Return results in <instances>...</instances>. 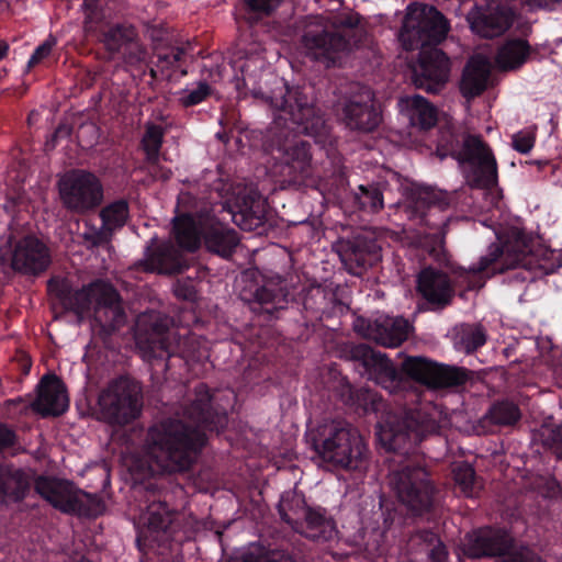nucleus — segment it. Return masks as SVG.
I'll list each match as a JSON object with an SVG mask.
<instances>
[{
	"mask_svg": "<svg viewBox=\"0 0 562 562\" xmlns=\"http://www.w3.org/2000/svg\"><path fill=\"white\" fill-rule=\"evenodd\" d=\"M57 41L54 36L49 35L32 54L27 65L33 67L49 56Z\"/></svg>",
	"mask_w": 562,
	"mask_h": 562,
	"instance_id": "09e8293b",
	"label": "nucleus"
},
{
	"mask_svg": "<svg viewBox=\"0 0 562 562\" xmlns=\"http://www.w3.org/2000/svg\"><path fill=\"white\" fill-rule=\"evenodd\" d=\"M398 104L401 111L408 117L413 126L428 130L437 122L436 108L420 95L415 94L402 98Z\"/></svg>",
	"mask_w": 562,
	"mask_h": 562,
	"instance_id": "c85d7f7f",
	"label": "nucleus"
},
{
	"mask_svg": "<svg viewBox=\"0 0 562 562\" xmlns=\"http://www.w3.org/2000/svg\"><path fill=\"white\" fill-rule=\"evenodd\" d=\"M140 522L146 526L144 530L145 540L160 542L172 522V514L161 502H153L139 517Z\"/></svg>",
	"mask_w": 562,
	"mask_h": 562,
	"instance_id": "cd10ccee",
	"label": "nucleus"
},
{
	"mask_svg": "<svg viewBox=\"0 0 562 562\" xmlns=\"http://www.w3.org/2000/svg\"><path fill=\"white\" fill-rule=\"evenodd\" d=\"M13 442V434L0 424V449Z\"/></svg>",
	"mask_w": 562,
	"mask_h": 562,
	"instance_id": "13d9d810",
	"label": "nucleus"
},
{
	"mask_svg": "<svg viewBox=\"0 0 562 562\" xmlns=\"http://www.w3.org/2000/svg\"><path fill=\"white\" fill-rule=\"evenodd\" d=\"M429 555L432 562H443L446 559V550L441 542L437 541L430 549Z\"/></svg>",
	"mask_w": 562,
	"mask_h": 562,
	"instance_id": "5fc2aeb1",
	"label": "nucleus"
},
{
	"mask_svg": "<svg viewBox=\"0 0 562 562\" xmlns=\"http://www.w3.org/2000/svg\"><path fill=\"white\" fill-rule=\"evenodd\" d=\"M10 258L13 269L32 273L43 271L49 263L48 249L32 236L20 239Z\"/></svg>",
	"mask_w": 562,
	"mask_h": 562,
	"instance_id": "4be33fe9",
	"label": "nucleus"
},
{
	"mask_svg": "<svg viewBox=\"0 0 562 562\" xmlns=\"http://www.w3.org/2000/svg\"><path fill=\"white\" fill-rule=\"evenodd\" d=\"M122 54L125 63L131 66L145 65L148 58L146 49L137 41V35L133 40L127 42V45L125 46Z\"/></svg>",
	"mask_w": 562,
	"mask_h": 562,
	"instance_id": "37998d69",
	"label": "nucleus"
},
{
	"mask_svg": "<svg viewBox=\"0 0 562 562\" xmlns=\"http://www.w3.org/2000/svg\"><path fill=\"white\" fill-rule=\"evenodd\" d=\"M136 36V32L132 26L111 27L103 34L102 42L106 49L111 53H122L127 42Z\"/></svg>",
	"mask_w": 562,
	"mask_h": 562,
	"instance_id": "c9c22d12",
	"label": "nucleus"
},
{
	"mask_svg": "<svg viewBox=\"0 0 562 562\" xmlns=\"http://www.w3.org/2000/svg\"><path fill=\"white\" fill-rule=\"evenodd\" d=\"M100 216L102 223L112 232L122 227L128 218V205L124 200L115 201L102 209Z\"/></svg>",
	"mask_w": 562,
	"mask_h": 562,
	"instance_id": "e433bc0d",
	"label": "nucleus"
},
{
	"mask_svg": "<svg viewBox=\"0 0 562 562\" xmlns=\"http://www.w3.org/2000/svg\"><path fill=\"white\" fill-rule=\"evenodd\" d=\"M172 333L158 315H143L137 321L136 344L147 359L160 357L162 352L171 353Z\"/></svg>",
	"mask_w": 562,
	"mask_h": 562,
	"instance_id": "f3484780",
	"label": "nucleus"
},
{
	"mask_svg": "<svg viewBox=\"0 0 562 562\" xmlns=\"http://www.w3.org/2000/svg\"><path fill=\"white\" fill-rule=\"evenodd\" d=\"M448 32V21L434 7L418 3L407 7L400 40L405 49H419L413 79L417 87L429 92L438 91L439 86L448 80L449 59L435 47Z\"/></svg>",
	"mask_w": 562,
	"mask_h": 562,
	"instance_id": "f257e3e1",
	"label": "nucleus"
},
{
	"mask_svg": "<svg viewBox=\"0 0 562 562\" xmlns=\"http://www.w3.org/2000/svg\"><path fill=\"white\" fill-rule=\"evenodd\" d=\"M359 191L356 199L361 209L376 212L383 207V198L378 189L360 186Z\"/></svg>",
	"mask_w": 562,
	"mask_h": 562,
	"instance_id": "79ce46f5",
	"label": "nucleus"
},
{
	"mask_svg": "<svg viewBox=\"0 0 562 562\" xmlns=\"http://www.w3.org/2000/svg\"><path fill=\"white\" fill-rule=\"evenodd\" d=\"M173 232L178 244L190 251L200 247L201 236L206 248L222 257L231 256L238 244L236 232L211 215L179 216L175 221Z\"/></svg>",
	"mask_w": 562,
	"mask_h": 562,
	"instance_id": "39448f33",
	"label": "nucleus"
},
{
	"mask_svg": "<svg viewBox=\"0 0 562 562\" xmlns=\"http://www.w3.org/2000/svg\"><path fill=\"white\" fill-rule=\"evenodd\" d=\"M535 140V130L528 128L519 131L513 135V147L521 154H527L532 149Z\"/></svg>",
	"mask_w": 562,
	"mask_h": 562,
	"instance_id": "de8ad7c7",
	"label": "nucleus"
},
{
	"mask_svg": "<svg viewBox=\"0 0 562 562\" xmlns=\"http://www.w3.org/2000/svg\"><path fill=\"white\" fill-rule=\"evenodd\" d=\"M262 65L261 60L257 56L247 58L246 61L240 63L239 60L234 61V67L238 68L243 75V80L247 82L252 77V67L257 68Z\"/></svg>",
	"mask_w": 562,
	"mask_h": 562,
	"instance_id": "3c124183",
	"label": "nucleus"
},
{
	"mask_svg": "<svg viewBox=\"0 0 562 562\" xmlns=\"http://www.w3.org/2000/svg\"><path fill=\"white\" fill-rule=\"evenodd\" d=\"M283 507L284 504L281 505L282 518L304 537L316 542H326L335 538L336 530L334 524L326 519L321 513L303 505L301 508L296 509L292 516L282 513Z\"/></svg>",
	"mask_w": 562,
	"mask_h": 562,
	"instance_id": "6ab92c4d",
	"label": "nucleus"
},
{
	"mask_svg": "<svg viewBox=\"0 0 562 562\" xmlns=\"http://www.w3.org/2000/svg\"><path fill=\"white\" fill-rule=\"evenodd\" d=\"M345 120L350 128L369 132L378 126L380 119L373 106V93L361 88L345 105Z\"/></svg>",
	"mask_w": 562,
	"mask_h": 562,
	"instance_id": "5701e85b",
	"label": "nucleus"
},
{
	"mask_svg": "<svg viewBox=\"0 0 562 562\" xmlns=\"http://www.w3.org/2000/svg\"><path fill=\"white\" fill-rule=\"evenodd\" d=\"M530 54V46L524 40H509L497 50L495 64L501 70H515L521 67Z\"/></svg>",
	"mask_w": 562,
	"mask_h": 562,
	"instance_id": "c756f323",
	"label": "nucleus"
},
{
	"mask_svg": "<svg viewBox=\"0 0 562 562\" xmlns=\"http://www.w3.org/2000/svg\"><path fill=\"white\" fill-rule=\"evenodd\" d=\"M359 16L348 13L335 20L331 29L323 18H312L302 36L303 53L326 67L340 66L358 47L363 30Z\"/></svg>",
	"mask_w": 562,
	"mask_h": 562,
	"instance_id": "7ed1b4c3",
	"label": "nucleus"
},
{
	"mask_svg": "<svg viewBox=\"0 0 562 562\" xmlns=\"http://www.w3.org/2000/svg\"><path fill=\"white\" fill-rule=\"evenodd\" d=\"M214 401V397L210 395V392L205 385H199L196 387V397L188 412L189 418L193 419L199 424V428L204 425L205 427H211V422L209 420L210 415V406Z\"/></svg>",
	"mask_w": 562,
	"mask_h": 562,
	"instance_id": "f704fd0d",
	"label": "nucleus"
},
{
	"mask_svg": "<svg viewBox=\"0 0 562 562\" xmlns=\"http://www.w3.org/2000/svg\"><path fill=\"white\" fill-rule=\"evenodd\" d=\"M154 165V169H153V172L156 177L162 179V180H167L169 179L170 175H171V171L170 170H162V169H159L156 164H153Z\"/></svg>",
	"mask_w": 562,
	"mask_h": 562,
	"instance_id": "bf43d9fd",
	"label": "nucleus"
},
{
	"mask_svg": "<svg viewBox=\"0 0 562 562\" xmlns=\"http://www.w3.org/2000/svg\"><path fill=\"white\" fill-rule=\"evenodd\" d=\"M68 407V396L63 382L56 376H45L38 385V396L33 408L40 414L59 415Z\"/></svg>",
	"mask_w": 562,
	"mask_h": 562,
	"instance_id": "393cba45",
	"label": "nucleus"
},
{
	"mask_svg": "<svg viewBox=\"0 0 562 562\" xmlns=\"http://www.w3.org/2000/svg\"><path fill=\"white\" fill-rule=\"evenodd\" d=\"M491 75V63L482 55L473 56L467 64L460 90L465 98H474L481 94L488 85Z\"/></svg>",
	"mask_w": 562,
	"mask_h": 562,
	"instance_id": "bb28decb",
	"label": "nucleus"
},
{
	"mask_svg": "<svg viewBox=\"0 0 562 562\" xmlns=\"http://www.w3.org/2000/svg\"><path fill=\"white\" fill-rule=\"evenodd\" d=\"M282 0H247V5L250 10L261 13H270L274 10Z\"/></svg>",
	"mask_w": 562,
	"mask_h": 562,
	"instance_id": "603ef678",
	"label": "nucleus"
},
{
	"mask_svg": "<svg viewBox=\"0 0 562 562\" xmlns=\"http://www.w3.org/2000/svg\"><path fill=\"white\" fill-rule=\"evenodd\" d=\"M29 483L21 471L0 468V502L12 503L24 497Z\"/></svg>",
	"mask_w": 562,
	"mask_h": 562,
	"instance_id": "7c9ffc66",
	"label": "nucleus"
},
{
	"mask_svg": "<svg viewBox=\"0 0 562 562\" xmlns=\"http://www.w3.org/2000/svg\"><path fill=\"white\" fill-rule=\"evenodd\" d=\"M282 161L280 177L284 186L307 184L313 175L312 158L305 142L295 137L285 138L277 144Z\"/></svg>",
	"mask_w": 562,
	"mask_h": 562,
	"instance_id": "9b49d317",
	"label": "nucleus"
},
{
	"mask_svg": "<svg viewBox=\"0 0 562 562\" xmlns=\"http://www.w3.org/2000/svg\"><path fill=\"white\" fill-rule=\"evenodd\" d=\"M8 259H9L8 251H2V249L0 248V262H5V261H8Z\"/></svg>",
	"mask_w": 562,
	"mask_h": 562,
	"instance_id": "69168bd1",
	"label": "nucleus"
},
{
	"mask_svg": "<svg viewBox=\"0 0 562 562\" xmlns=\"http://www.w3.org/2000/svg\"><path fill=\"white\" fill-rule=\"evenodd\" d=\"M315 451L324 461L335 467L356 469L366 459L367 445L359 431L341 423H331L322 429V439Z\"/></svg>",
	"mask_w": 562,
	"mask_h": 562,
	"instance_id": "0eeeda50",
	"label": "nucleus"
},
{
	"mask_svg": "<svg viewBox=\"0 0 562 562\" xmlns=\"http://www.w3.org/2000/svg\"><path fill=\"white\" fill-rule=\"evenodd\" d=\"M8 49L9 45L5 42L0 41V59H2L7 55Z\"/></svg>",
	"mask_w": 562,
	"mask_h": 562,
	"instance_id": "052dcab7",
	"label": "nucleus"
},
{
	"mask_svg": "<svg viewBox=\"0 0 562 562\" xmlns=\"http://www.w3.org/2000/svg\"><path fill=\"white\" fill-rule=\"evenodd\" d=\"M355 329L363 337L372 339L385 347H397L407 339L411 325L402 317H384L375 322L374 326L364 328V321L358 318L353 325Z\"/></svg>",
	"mask_w": 562,
	"mask_h": 562,
	"instance_id": "412c9836",
	"label": "nucleus"
},
{
	"mask_svg": "<svg viewBox=\"0 0 562 562\" xmlns=\"http://www.w3.org/2000/svg\"><path fill=\"white\" fill-rule=\"evenodd\" d=\"M404 372L427 387H449L464 383L467 371L460 368L440 366L424 358H408L403 362Z\"/></svg>",
	"mask_w": 562,
	"mask_h": 562,
	"instance_id": "2eb2a0df",
	"label": "nucleus"
},
{
	"mask_svg": "<svg viewBox=\"0 0 562 562\" xmlns=\"http://www.w3.org/2000/svg\"><path fill=\"white\" fill-rule=\"evenodd\" d=\"M531 247L525 234L513 232L501 247L496 244L488 248V254L481 258L479 266L472 268L474 272H482L491 268L492 272H503L518 266L527 265V256Z\"/></svg>",
	"mask_w": 562,
	"mask_h": 562,
	"instance_id": "f8f14e48",
	"label": "nucleus"
},
{
	"mask_svg": "<svg viewBox=\"0 0 562 562\" xmlns=\"http://www.w3.org/2000/svg\"><path fill=\"white\" fill-rule=\"evenodd\" d=\"M353 360L360 362L369 376L381 384L385 390L393 393L400 385L395 368L389 359L370 346L361 344L351 349Z\"/></svg>",
	"mask_w": 562,
	"mask_h": 562,
	"instance_id": "a211bd4d",
	"label": "nucleus"
},
{
	"mask_svg": "<svg viewBox=\"0 0 562 562\" xmlns=\"http://www.w3.org/2000/svg\"><path fill=\"white\" fill-rule=\"evenodd\" d=\"M210 94V87L205 82H199L196 87L182 92L181 101L186 106L202 102Z\"/></svg>",
	"mask_w": 562,
	"mask_h": 562,
	"instance_id": "49530a36",
	"label": "nucleus"
},
{
	"mask_svg": "<svg viewBox=\"0 0 562 562\" xmlns=\"http://www.w3.org/2000/svg\"><path fill=\"white\" fill-rule=\"evenodd\" d=\"M142 389L128 379L111 382L99 395L98 415L111 425H126L142 412Z\"/></svg>",
	"mask_w": 562,
	"mask_h": 562,
	"instance_id": "6e6552de",
	"label": "nucleus"
},
{
	"mask_svg": "<svg viewBox=\"0 0 562 562\" xmlns=\"http://www.w3.org/2000/svg\"><path fill=\"white\" fill-rule=\"evenodd\" d=\"M81 133H97V128L94 125H85L81 127Z\"/></svg>",
	"mask_w": 562,
	"mask_h": 562,
	"instance_id": "680f3d73",
	"label": "nucleus"
},
{
	"mask_svg": "<svg viewBox=\"0 0 562 562\" xmlns=\"http://www.w3.org/2000/svg\"><path fill=\"white\" fill-rule=\"evenodd\" d=\"M561 1L562 0H524V3L526 5H528L531 10H535V9L552 10L559 3H561Z\"/></svg>",
	"mask_w": 562,
	"mask_h": 562,
	"instance_id": "864d4df0",
	"label": "nucleus"
},
{
	"mask_svg": "<svg viewBox=\"0 0 562 562\" xmlns=\"http://www.w3.org/2000/svg\"><path fill=\"white\" fill-rule=\"evenodd\" d=\"M112 231L102 223L100 228L87 226L83 232V239L92 247L108 244L112 236Z\"/></svg>",
	"mask_w": 562,
	"mask_h": 562,
	"instance_id": "a18cd8bd",
	"label": "nucleus"
},
{
	"mask_svg": "<svg viewBox=\"0 0 562 562\" xmlns=\"http://www.w3.org/2000/svg\"><path fill=\"white\" fill-rule=\"evenodd\" d=\"M359 263H360L361 266H366V265L368 263V261H367V260H364V259H361V261H359Z\"/></svg>",
	"mask_w": 562,
	"mask_h": 562,
	"instance_id": "774afa93",
	"label": "nucleus"
},
{
	"mask_svg": "<svg viewBox=\"0 0 562 562\" xmlns=\"http://www.w3.org/2000/svg\"><path fill=\"white\" fill-rule=\"evenodd\" d=\"M456 483L467 496H473L476 492L477 483L472 467L468 463L457 464L453 469Z\"/></svg>",
	"mask_w": 562,
	"mask_h": 562,
	"instance_id": "58836bf2",
	"label": "nucleus"
},
{
	"mask_svg": "<svg viewBox=\"0 0 562 562\" xmlns=\"http://www.w3.org/2000/svg\"><path fill=\"white\" fill-rule=\"evenodd\" d=\"M93 1L94 0H85V8L87 10V19L85 22V29L87 32H94V26L92 24V14H93Z\"/></svg>",
	"mask_w": 562,
	"mask_h": 562,
	"instance_id": "4d7b16f0",
	"label": "nucleus"
},
{
	"mask_svg": "<svg viewBox=\"0 0 562 562\" xmlns=\"http://www.w3.org/2000/svg\"><path fill=\"white\" fill-rule=\"evenodd\" d=\"M554 441L562 442V426L558 427L557 430H554Z\"/></svg>",
	"mask_w": 562,
	"mask_h": 562,
	"instance_id": "0e129e2a",
	"label": "nucleus"
},
{
	"mask_svg": "<svg viewBox=\"0 0 562 562\" xmlns=\"http://www.w3.org/2000/svg\"><path fill=\"white\" fill-rule=\"evenodd\" d=\"M164 131L160 126L148 125L143 137V147L146 151L147 159L151 164H157L159 151L162 144Z\"/></svg>",
	"mask_w": 562,
	"mask_h": 562,
	"instance_id": "4c0bfd02",
	"label": "nucleus"
},
{
	"mask_svg": "<svg viewBox=\"0 0 562 562\" xmlns=\"http://www.w3.org/2000/svg\"><path fill=\"white\" fill-rule=\"evenodd\" d=\"M437 155L439 156L440 159H443L446 156H447V153H442L439 148L437 150Z\"/></svg>",
	"mask_w": 562,
	"mask_h": 562,
	"instance_id": "338daca9",
	"label": "nucleus"
},
{
	"mask_svg": "<svg viewBox=\"0 0 562 562\" xmlns=\"http://www.w3.org/2000/svg\"><path fill=\"white\" fill-rule=\"evenodd\" d=\"M147 269L159 273H173L180 269L178 251L170 245H164L148 256Z\"/></svg>",
	"mask_w": 562,
	"mask_h": 562,
	"instance_id": "473e14b6",
	"label": "nucleus"
},
{
	"mask_svg": "<svg viewBox=\"0 0 562 562\" xmlns=\"http://www.w3.org/2000/svg\"><path fill=\"white\" fill-rule=\"evenodd\" d=\"M445 420L442 411L431 403L423 405L417 416L409 413L402 418L389 414L378 426V440L387 451L404 449L415 446L425 434L436 430Z\"/></svg>",
	"mask_w": 562,
	"mask_h": 562,
	"instance_id": "20e7f679",
	"label": "nucleus"
},
{
	"mask_svg": "<svg viewBox=\"0 0 562 562\" xmlns=\"http://www.w3.org/2000/svg\"><path fill=\"white\" fill-rule=\"evenodd\" d=\"M473 33L492 38L507 31L514 21V12L506 8H473L467 15Z\"/></svg>",
	"mask_w": 562,
	"mask_h": 562,
	"instance_id": "aec40b11",
	"label": "nucleus"
},
{
	"mask_svg": "<svg viewBox=\"0 0 562 562\" xmlns=\"http://www.w3.org/2000/svg\"><path fill=\"white\" fill-rule=\"evenodd\" d=\"M390 486L400 502L414 513H422L431 505L434 488L424 468L407 462L390 474Z\"/></svg>",
	"mask_w": 562,
	"mask_h": 562,
	"instance_id": "9d476101",
	"label": "nucleus"
},
{
	"mask_svg": "<svg viewBox=\"0 0 562 562\" xmlns=\"http://www.w3.org/2000/svg\"><path fill=\"white\" fill-rule=\"evenodd\" d=\"M204 442L200 429L191 430L175 419L160 422L148 429L144 456L133 460L130 469L142 477L183 470Z\"/></svg>",
	"mask_w": 562,
	"mask_h": 562,
	"instance_id": "f03ea898",
	"label": "nucleus"
},
{
	"mask_svg": "<svg viewBox=\"0 0 562 562\" xmlns=\"http://www.w3.org/2000/svg\"><path fill=\"white\" fill-rule=\"evenodd\" d=\"M508 541L504 536L492 531H479L467 536L463 553L469 558L505 555L504 562H540L528 549L507 553Z\"/></svg>",
	"mask_w": 562,
	"mask_h": 562,
	"instance_id": "4468645a",
	"label": "nucleus"
},
{
	"mask_svg": "<svg viewBox=\"0 0 562 562\" xmlns=\"http://www.w3.org/2000/svg\"><path fill=\"white\" fill-rule=\"evenodd\" d=\"M417 289L425 300L440 306L449 304L454 293L448 276L432 268L419 273Z\"/></svg>",
	"mask_w": 562,
	"mask_h": 562,
	"instance_id": "a878e982",
	"label": "nucleus"
},
{
	"mask_svg": "<svg viewBox=\"0 0 562 562\" xmlns=\"http://www.w3.org/2000/svg\"><path fill=\"white\" fill-rule=\"evenodd\" d=\"M464 155L480 171L479 182L483 187H492L497 182V164L491 149L476 136L464 140Z\"/></svg>",
	"mask_w": 562,
	"mask_h": 562,
	"instance_id": "b1692460",
	"label": "nucleus"
},
{
	"mask_svg": "<svg viewBox=\"0 0 562 562\" xmlns=\"http://www.w3.org/2000/svg\"><path fill=\"white\" fill-rule=\"evenodd\" d=\"M265 293H266L265 289H262L260 292L257 293V297H258L259 301L268 302L270 300V297L268 295L266 296Z\"/></svg>",
	"mask_w": 562,
	"mask_h": 562,
	"instance_id": "e2e57ef3",
	"label": "nucleus"
},
{
	"mask_svg": "<svg viewBox=\"0 0 562 562\" xmlns=\"http://www.w3.org/2000/svg\"><path fill=\"white\" fill-rule=\"evenodd\" d=\"M63 205L75 213L83 214L98 207L103 201V186L100 179L86 170H71L59 182Z\"/></svg>",
	"mask_w": 562,
	"mask_h": 562,
	"instance_id": "1a4fd4ad",
	"label": "nucleus"
},
{
	"mask_svg": "<svg viewBox=\"0 0 562 562\" xmlns=\"http://www.w3.org/2000/svg\"><path fill=\"white\" fill-rule=\"evenodd\" d=\"M36 492L52 504L65 513L86 514V503L89 495L78 491L68 481L38 477L35 482Z\"/></svg>",
	"mask_w": 562,
	"mask_h": 562,
	"instance_id": "dca6fc26",
	"label": "nucleus"
},
{
	"mask_svg": "<svg viewBox=\"0 0 562 562\" xmlns=\"http://www.w3.org/2000/svg\"><path fill=\"white\" fill-rule=\"evenodd\" d=\"M271 103L280 108V119L284 122L291 121L297 126V131L313 137L321 136L325 131V123L322 116L316 114L315 109L308 103L306 97L299 90H288L286 97L281 102L271 97Z\"/></svg>",
	"mask_w": 562,
	"mask_h": 562,
	"instance_id": "ddd939ff",
	"label": "nucleus"
},
{
	"mask_svg": "<svg viewBox=\"0 0 562 562\" xmlns=\"http://www.w3.org/2000/svg\"><path fill=\"white\" fill-rule=\"evenodd\" d=\"M66 308L74 311L80 319L93 317L100 324L116 326L123 322V311L117 293L106 282L97 281L74 292L60 294Z\"/></svg>",
	"mask_w": 562,
	"mask_h": 562,
	"instance_id": "423d86ee",
	"label": "nucleus"
},
{
	"mask_svg": "<svg viewBox=\"0 0 562 562\" xmlns=\"http://www.w3.org/2000/svg\"><path fill=\"white\" fill-rule=\"evenodd\" d=\"M424 247L435 258L440 259L443 254V235L438 232L434 236H431L428 240V237L423 241Z\"/></svg>",
	"mask_w": 562,
	"mask_h": 562,
	"instance_id": "8fccbe9b",
	"label": "nucleus"
},
{
	"mask_svg": "<svg viewBox=\"0 0 562 562\" xmlns=\"http://www.w3.org/2000/svg\"><path fill=\"white\" fill-rule=\"evenodd\" d=\"M184 52L182 48H171L169 53L158 54V60L155 68H150L153 78H171L178 70L181 76L186 75V70L179 69V61Z\"/></svg>",
	"mask_w": 562,
	"mask_h": 562,
	"instance_id": "72a5a7b5",
	"label": "nucleus"
},
{
	"mask_svg": "<svg viewBox=\"0 0 562 562\" xmlns=\"http://www.w3.org/2000/svg\"><path fill=\"white\" fill-rule=\"evenodd\" d=\"M490 418L497 425H510L518 420L519 411L513 403H498L490 409Z\"/></svg>",
	"mask_w": 562,
	"mask_h": 562,
	"instance_id": "a19ab883",
	"label": "nucleus"
},
{
	"mask_svg": "<svg viewBox=\"0 0 562 562\" xmlns=\"http://www.w3.org/2000/svg\"><path fill=\"white\" fill-rule=\"evenodd\" d=\"M448 205L447 194L442 191L427 187H419L414 190L411 198L409 207L420 215L425 214L426 209L445 210Z\"/></svg>",
	"mask_w": 562,
	"mask_h": 562,
	"instance_id": "2f4dec72",
	"label": "nucleus"
},
{
	"mask_svg": "<svg viewBox=\"0 0 562 562\" xmlns=\"http://www.w3.org/2000/svg\"><path fill=\"white\" fill-rule=\"evenodd\" d=\"M486 336L482 327L475 326L467 329L461 337L460 344L467 352H472L485 344Z\"/></svg>",
	"mask_w": 562,
	"mask_h": 562,
	"instance_id": "c03bdc74",
	"label": "nucleus"
},
{
	"mask_svg": "<svg viewBox=\"0 0 562 562\" xmlns=\"http://www.w3.org/2000/svg\"><path fill=\"white\" fill-rule=\"evenodd\" d=\"M241 562H294V560L283 552H266L259 547H250L240 555Z\"/></svg>",
	"mask_w": 562,
	"mask_h": 562,
	"instance_id": "ea45409f",
	"label": "nucleus"
},
{
	"mask_svg": "<svg viewBox=\"0 0 562 562\" xmlns=\"http://www.w3.org/2000/svg\"><path fill=\"white\" fill-rule=\"evenodd\" d=\"M175 293L177 296L183 297L186 300L192 299L194 296L193 288L180 282L175 285Z\"/></svg>",
	"mask_w": 562,
	"mask_h": 562,
	"instance_id": "6e6d98bb",
	"label": "nucleus"
}]
</instances>
